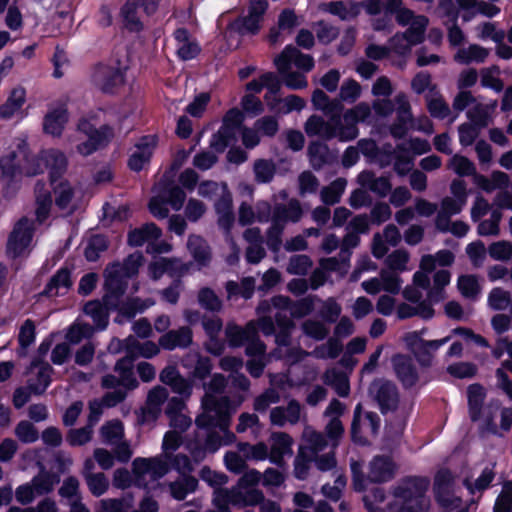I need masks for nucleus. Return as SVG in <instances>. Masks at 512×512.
I'll return each instance as SVG.
<instances>
[{
    "instance_id": "1",
    "label": "nucleus",
    "mask_w": 512,
    "mask_h": 512,
    "mask_svg": "<svg viewBox=\"0 0 512 512\" xmlns=\"http://www.w3.org/2000/svg\"><path fill=\"white\" fill-rule=\"evenodd\" d=\"M142 263V254L136 252L131 254L123 265L113 263L106 268L104 303L90 301L84 306L85 314L92 318L97 329H104L107 326L108 311L111 309H119L120 315L131 318L154 304L151 300L133 299L120 305V298L126 290L127 279L137 274Z\"/></svg>"
},
{
    "instance_id": "2",
    "label": "nucleus",
    "mask_w": 512,
    "mask_h": 512,
    "mask_svg": "<svg viewBox=\"0 0 512 512\" xmlns=\"http://www.w3.org/2000/svg\"><path fill=\"white\" fill-rule=\"evenodd\" d=\"M226 385L222 375L215 374L209 385L205 386V396L202 399V413L197 417L196 423L202 428H219L223 436L211 433L208 435L205 447L190 443L188 448L195 462L202 461L206 453H214L221 446L228 445L235 440V436L228 430L232 414L229 400L221 396Z\"/></svg>"
},
{
    "instance_id": "3",
    "label": "nucleus",
    "mask_w": 512,
    "mask_h": 512,
    "mask_svg": "<svg viewBox=\"0 0 512 512\" xmlns=\"http://www.w3.org/2000/svg\"><path fill=\"white\" fill-rule=\"evenodd\" d=\"M44 167L49 168L51 181L60 177L66 170L67 158L58 149L42 151L39 156L28 158L24 150L18 154L11 153L0 158L2 181L9 190H14L21 179V175L34 176L43 172Z\"/></svg>"
},
{
    "instance_id": "4",
    "label": "nucleus",
    "mask_w": 512,
    "mask_h": 512,
    "mask_svg": "<svg viewBox=\"0 0 512 512\" xmlns=\"http://www.w3.org/2000/svg\"><path fill=\"white\" fill-rule=\"evenodd\" d=\"M313 298H304L297 303L291 304L289 299L284 296H277L271 300V304L264 301L259 307V313L272 312L276 310V321L279 332L276 336V342L278 344L280 357H286L291 362L300 360L305 353L301 350H291L287 348L288 345V333L292 328V321L288 315L293 317H303L309 314L314 309Z\"/></svg>"
},
{
    "instance_id": "5",
    "label": "nucleus",
    "mask_w": 512,
    "mask_h": 512,
    "mask_svg": "<svg viewBox=\"0 0 512 512\" xmlns=\"http://www.w3.org/2000/svg\"><path fill=\"white\" fill-rule=\"evenodd\" d=\"M369 114V105L362 102L343 114L340 125L333 126L331 123H326L321 117L313 115L307 120L305 131L309 136H320L324 139L338 137L341 141H349L358 135L356 124L365 120Z\"/></svg>"
},
{
    "instance_id": "6",
    "label": "nucleus",
    "mask_w": 512,
    "mask_h": 512,
    "mask_svg": "<svg viewBox=\"0 0 512 512\" xmlns=\"http://www.w3.org/2000/svg\"><path fill=\"white\" fill-rule=\"evenodd\" d=\"M261 481V473L248 470L231 490L216 489L213 496L214 509L209 512H230L229 505L250 506L263 500V493L256 488Z\"/></svg>"
},
{
    "instance_id": "7",
    "label": "nucleus",
    "mask_w": 512,
    "mask_h": 512,
    "mask_svg": "<svg viewBox=\"0 0 512 512\" xmlns=\"http://www.w3.org/2000/svg\"><path fill=\"white\" fill-rule=\"evenodd\" d=\"M243 120L244 114L239 109L229 110L224 117L223 126L211 141V148L216 152H222L228 145L235 142L236 131L241 133L242 142L246 148H254L258 145L260 139L257 132L251 128H242Z\"/></svg>"
},
{
    "instance_id": "8",
    "label": "nucleus",
    "mask_w": 512,
    "mask_h": 512,
    "mask_svg": "<svg viewBox=\"0 0 512 512\" xmlns=\"http://www.w3.org/2000/svg\"><path fill=\"white\" fill-rule=\"evenodd\" d=\"M113 137V131L108 126L96 128L87 119H82L77 125L74 134L68 137L71 143L75 145L77 153L82 156H89L101 147L105 146Z\"/></svg>"
},
{
    "instance_id": "9",
    "label": "nucleus",
    "mask_w": 512,
    "mask_h": 512,
    "mask_svg": "<svg viewBox=\"0 0 512 512\" xmlns=\"http://www.w3.org/2000/svg\"><path fill=\"white\" fill-rule=\"evenodd\" d=\"M127 356L119 360L115 371L121 376V384L127 388H136L138 382L133 372V360L136 357L151 358L158 354L159 347L151 341L140 343L133 337L125 341Z\"/></svg>"
},
{
    "instance_id": "10",
    "label": "nucleus",
    "mask_w": 512,
    "mask_h": 512,
    "mask_svg": "<svg viewBox=\"0 0 512 512\" xmlns=\"http://www.w3.org/2000/svg\"><path fill=\"white\" fill-rule=\"evenodd\" d=\"M426 488L423 480H407L395 490L389 512H424L428 507L423 497Z\"/></svg>"
},
{
    "instance_id": "11",
    "label": "nucleus",
    "mask_w": 512,
    "mask_h": 512,
    "mask_svg": "<svg viewBox=\"0 0 512 512\" xmlns=\"http://www.w3.org/2000/svg\"><path fill=\"white\" fill-rule=\"evenodd\" d=\"M301 216L302 209L297 200H290L287 207L276 205L272 215V225L267 235L268 246L273 250H278L285 224L288 221L297 222Z\"/></svg>"
},
{
    "instance_id": "12",
    "label": "nucleus",
    "mask_w": 512,
    "mask_h": 512,
    "mask_svg": "<svg viewBox=\"0 0 512 512\" xmlns=\"http://www.w3.org/2000/svg\"><path fill=\"white\" fill-rule=\"evenodd\" d=\"M467 394L471 419L477 421L482 429L495 432L496 424L494 418L498 407L493 405L482 407L485 393L484 389L479 385H471L468 388Z\"/></svg>"
},
{
    "instance_id": "13",
    "label": "nucleus",
    "mask_w": 512,
    "mask_h": 512,
    "mask_svg": "<svg viewBox=\"0 0 512 512\" xmlns=\"http://www.w3.org/2000/svg\"><path fill=\"white\" fill-rule=\"evenodd\" d=\"M133 481L139 487H148L169 471L166 460L155 458H136L132 464Z\"/></svg>"
},
{
    "instance_id": "14",
    "label": "nucleus",
    "mask_w": 512,
    "mask_h": 512,
    "mask_svg": "<svg viewBox=\"0 0 512 512\" xmlns=\"http://www.w3.org/2000/svg\"><path fill=\"white\" fill-rule=\"evenodd\" d=\"M395 101L397 104V115L399 123L394 125L391 129L393 136L398 138L402 137L410 127L427 134H431L433 132L432 122L427 117H421L415 122H412L410 105L405 95H398L395 98Z\"/></svg>"
},
{
    "instance_id": "15",
    "label": "nucleus",
    "mask_w": 512,
    "mask_h": 512,
    "mask_svg": "<svg viewBox=\"0 0 512 512\" xmlns=\"http://www.w3.org/2000/svg\"><path fill=\"white\" fill-rule=\"evenodd\" d=\"M424 330L421 332L413 331L408 332L404 336V342L409 350L415 355L417 360L422 365H429L431 363L434 353L447 342L450 341L451 336L444 337L439 340H424Z\"/></svg>"
},
{
    "instance_id": "16",
    "label": "nucleus",
    "mask_w": 512,
    "mask_h": 512,
    "mask_svg": "<svg viewBox=\"0 0 512 512\" xmlns=\"http://www.w3.org/2000/svg\"><path fill=\"white\" fill-rule=\"evenodd\" d=\"M427 24L426 17L416 18L405 33L396 34L390 39V50L398 55L408 54L413 46L422 42Z\"/></svg>"
},
{
    "instance_id": "17",
    "label": "nucleus",
    "mask_w": 512,
    "mask_h": 512,
    "mask_svg": "<svg viewBox=\"0 0 512 512\" xmlns=\"http://www.w3.org/2000/svg\"><path fill=\"white\" fill-rule=\"evenodd\" d=\"M215 201V210L218 215V224L219 226L225 230L226 238L230 242L231 249L233 250V255L229 258V263H234L239 258L240 250L236 248L233 239L230 236V229L234 225V215L232 212V196L228 190V187H225V191H222L217 196Z\"/></svg>"
},
{
    "instance_id": "18",
    "label": "nucleus",
    "mask_w": 512,
    "mask_h": 512,
    "mask_svg": "<svg viewBox=\"0 0 512 512\" xmlns=\"http://www.w3.org/2000/svg\"><path fill=\"white\" fill-rule=\"evenodd\" d=\"M185 193L179 187L163 189L159 194L152 197L149 203V210L156 218H166L169 210L167 204L175 211H179L185 200Z\"/></svg>"
},
{
    "instance_id": "19",
    "label": "nucleus",
    "mask_w": 512,
    "mask_h": 512,
    "mask_svg": "<svg viewBox=\"0 0 512 512\" xmlns=\"http://www.w3.org/2000/svg\"><path fill=\"white\" fill-rule=\"evenodd\" d=\"M33 223L28 219L20 220L14 227L7 245L8 254L13 257L26 256L32 246Z\"/></svg>"
},
{
    "instance_id": "20",
    "label": "nucleus",
    "mask_w": 512,
    "mask_h": 512,
    "mask_svg": "<svg viewBox=\"0 0 512 512\" xmlns=\"http://www.w3.org/2000/svg\"><path fill=\"white\" fill-rule=\"evenodd\" d=\"M380 424V419L373 412L362 413L361 406L357 405L352 423V437L355 442L366 443L367 439L375 436Z\"/></svg>"
},
{
    "instance_id": "21",
    "label": "nucleus",
    "mask_w": 512,
    "mask_h": 512,
    "mask_svg": "<svg viewBox=\"0 0 512 512\" xmlns=\"http://www.w3.org/2000/svg\"><path fill=\"white\" fill-rule=\"evenodd\" d=\"M68 121L69 113L66 105L63 103L52 104L43 118V132L48 136L59 138L62 136Z\"/></svg>"
},
{
    "instance_id": "22",
    "label": "nucleus",
    "mask_w": 512,
    "mask_h": 512,
    "mask_svg": "<svg viewBox=\"0 0 512 512\" xmlns=\"http://www.w3.org/2000/svg\"><path fill=\"white\" fill-rule=\"evenodd\" d=\"M264 88L267 92L264 96L265 102L270 109L276 108V94L281 89V81L277 75L272 72L262 74L259 78L253 79L246 84V93L257 94Z\"/></svg>"
},
{
    "instance_id": "23",
    "label": "nucleus",
    "mask_w": 512,
    "mask_h": 512,
    "mask_svg": "<svg viewBox=\"0 0 512 512\" xmlns=\"http://www.w3.org/2000/svg\"><path fill=\"white\" fill-rule=\"evenodd\" d=\"M274 62L280 74H284L288 71L291 64H294L304 72H308L314 67L313 58L309 55L302 54L293 46L285 47Z\"/></svg>"
},
{
    "instance_id": "24",
    "label": "nucleus",
    "mask_w": 512,
    "mask_h": 512,
    "mask_svg": "<svg viewBox=\"0 0 512 512\" xmlns=\"http://www.w3.org/2000/svg\"><path fill=\"white\" fill-rule=\"evenodd\" d=\"M95 84L105 92H113L124 83L123 69L114 66L101 65L93 74Z\"/></svg>"
},
{
    "instance_id": "25",
    "label": "nucleus",
    "mask_w": 512,
    "mask_h": 512,
    "mask_svg": "<svg viewBox=\"0 0 512 512\" xmlns=\"http://www.w3.org/2000/svg\"><path fill=\"white\" fill-rule=\"evenodd\" d=\"M156 137L146 136L134 146L128 165L134 171H140L149 163L156 148Z\"/></svg>"
},
{
    "instance_id": "26",
    "label": "nucleus",
    "mask_w": 512,
    "mask_h": 512,
    "mask_svg": "<svg viewBox=\"0 0 512 512\" xmlns=\"http://www.w3.org/2000/svg\"><path fill=\"white\" fill-rule=\"evenodd\" d=\"M311 101L315 109L329 117L326 123H331L333 126L341 124L343 105L339 100H331L322 90L317 89L313 92Z\"/></svg>"
},
{
    "instance_id": "27",
    "label": "nucleus",
    "mask_w": 512,
    "mask_h": 512,
    "mask_svg": "<svg viewBox=\"0 0 512 512\" xmlns=\"http://www.w3.org/2000/svg\"><path fill=\"white\" fill-rule=\"evenodd\" d=\"M401 239L400 232L395 225H388L382 233H376L372 241V254L380 259L385 256L390 246H396Z\"/></svg>"
},
{
    "instance_id": "28",
    "label": "nucleus",
    "mask_w": 512,
    "mask_h": 512,
    "mask_svg": "<svg viewBox=\"0 0 512 512\" xmlns=\"http://www.w3.org/2000/svg\"><path fill=\"white\" fill-rule=\"evenodd\" d=\"M267 5L266 0H251L248 15L236 23L238 29L242 33H256L259 30Z\"/></svg>"
},
{
    "instance_id": "29",
    "label": "nucleus",
    "mask_w": 512,
    "mask_h": 512,
    "mask_svg": "<svg viewBox=\"0 0 512 512\" xmlns=\"http://www.w3.org/2000/svg\"><path fill=\"white\" fill-rule=\"evenodd\" d=\"M26 103V90L21 87H15L9 94L6 102L0 106V116L2 118L10 119L14 116L24 118L27 112H24V105Z\"/></svg>"
},
{
    "instance_id": "30",
    "label": "nucleus",
    "mask_w": 512,
    "mask_h": 512,
    "mask_svg": "<svg viewBox=\"0 0 512 512\" xmlns=\"http://www.w3.org/2000/svg\"><path fill=\"white\" fill-rule=\"evenodd\" d=\"M396 471L395 463L386 456L374 457L368 466V480L371 482H385L393 478Z\"/></svg>"
},
{
    "instance_id": "31",
    "label": "nucleus",
    "mask_w": 512,
    "mask_h": 512,
    "mask_svg": "<svg viewBox=\"0 0 512 512\" xmlns=\"http://www.w3.org/2000/svg\"><path fill=\"white\" fill-rule=\"evenodd\" d=\"M271 450L268 458L271 463L282 466L285 456L292 455V439L285 433H273L270 438Z\"/></svg>"
},
{
    "instance_id": "32",
    "label": "nucleus",
    "mask_w": 512,
    "mask_h": 512,
    "mask_svg": "<svg viewBox=\"0 0 512 512\" xmlns=\"http://www.w3.org/2000/svg\"><path fill=\"white\" fill-rule=\"evenodd\" d=\"M458 7L463 11L462 19L465 22L472 20L477 14L494 17L499 13L495 5L478 0H456Z\"/></svg>"
},
{
    "instance_id": "33",
    "label": "nucleus",
    "mask_w": 512,
    "mask_h": 512,
    "mask_svg": "<svg viewBox=\"0 0 512 512\" xmlns=\"http://www.w3.org/2000/svg\"><path fill=\"white\" fill-rule=\"evenodd\" d=\"M52 368L49 364L34 361L29 370V388L35 393H42L50 384Z\"/></svg>"
},
{
    "instance_id": "34",
    "label": "nucleus",
    "mask_w": 512,
    "mask_h": 512,
    "mask_svg": "<svg viewBox=\"0 0 512 512\" xmlns=\"http://www.w3.org/2000/svg\"><path fill=\"white\" fill-rule=\"evenodd\" d=\"M370 392L375 396L383 412L395 407L397 392L392 383L382 380L375 381L370 388Z\"/></svg>"
},
{
    "instance_id": "35",
    "label": "nucleus",
    "mask_w": 512,
    "mask_h": 512,
    "mask_svg": "<svg viewBox=\"0 0 512 512\" xmlns=\"http://www.w3.org/2000/svg\"><path fill=\"white\" fill-rule=\"evenodd\" d=\"M188 267L178 259L156 258L149 266V273L153 279L160 278L167 273L174 276L183 275Z\"/></svg>"
},
{
    "instance_id": "36",
    "label": "nucleus",
    "mask_w": 512,
    "mask_h": 512,
    "mask_svg": "<svg viewBox=\"0 0 512 512\" xmlns=\"http://www.w3.org/2000/svg\"><path fill=\"white\" fill-rule=\"evenodd\" d=\"M161 235L162 231L154 223H148L131 231L128 236V243L131 246L147 244V251L149 252L154 242L158 241Z\"/></svg>"
},
{
    "instance_id": "37",
    "label": "nucleus",
    "mask_w": 512,
    "mask_h": 512,
    "mask_svg": "<svg viewBox=\"0 0 512 512\" xmlns=\"http://www.w3.org/2000/svg\"><path fill=\"white\" fill-rule=\"evenodd\" d=\"M177 55L182 60H190L198 55L200 47L197 41L185 29H177L174 33Z\"/></svg>"
},
{
    "instance_id": "38",
    "label": "nucleus",
    "mask_w": 512,
    "mask_h": 512,
    "mask_svg": "<svg viewBox=\"0 0 512 512\" xmlns=\"http://www.w3.org/2000/svg\"><path fill=\"white\" fill-rule=\"evenodd\" d=\"M301 406L292 400L286 408L275 407L270 412V421L273 425L284 426L287 423L296 424L300 420Z\"/></svg>"
},
{
    "instance_id": "39",
    "label": "nucleus",
    "mask_w": 512,
    "mask_h": 512,
    "mask_svg": "<svg viewBox=\"0 0 512 512\" xmlns=\"http://www.w3.org/2000/svg\"><path fill=\"white\" fill-rule=\"evenodd\" d=\"M160 380L171 387L173 392L180 394L185 397H189L191 394L192 386L191 383L183 378L176 368L168 366L160 373Z\"/></svg>"
},
{
    "instance_id": "40",
    "label": "nucleus",
    "mask_w": 512,
    "mask_h": 512,
    "mask_svg": "<svg viewBox=\"0 0 512 512\" xmlns=\"http://www.w3.org/2000/svg\"><path fill=\"white\" fill-rule=\"evenodd\" d=\"M55 195V205L63 213H70L74 208V190L67 181H51Z\"/></svg>"
},
{
    "instance_id": "41",
    "label": "nucleus",
    "mask_w": 512,
    "mask_h": 512,
    "mask_svg": "<svg viewBox=\"0 0 512 512\" xmlns=\"http://www.w3.org/2000/svg\"><path fill=\"white\" fill-rule=\"evenodd\" d=\"M183 401L172 398L167 405L166 414L170 418V427L178 432L185 431L191 424V419L182 411L184 409Z\"/></svg>"
},
{
    "instance_id": "42",
    "label": "nucleus",
    "mask_w": 512,
    "mask_h": 512,
    "mask_svg": "<svg viewBox=\"0 0 512 512\" xmlns=\"http://www.w3.org/2000/svg\"><path fill=\"white\" fill-rule=\"evenodd\" d=\"M256 333L257 329L254 322H249L245 329H241L234 324H229L226 327V336L231 346H240L245 342L248 346L252 341H258L255 339Z\"/></svg>"
},
{
    "instance_id": "43",
    "label": "nucleus",
    "mask_w": 512,
    "mask_h": 512,
    "mask_svg": "<svg viewBox=\"0 0 512 512\" xmlns=\"http://www.w3.org/2000/svg\"><path fill=\"white\" fill-rule=\"evenodd\" d=\"M440 10L450 18L451 25L448 27V39L451 45H459L464 40L462 30L456 25L458 12L454 9L452 0H440Z\"/></svg>"
},
{
    "instance_id": "44",
    "label": "nucleus",
    "mask_w": 512,
    "mask_h": 512,
    "mask_svg": "<svg viewBox=\"0 0 512 512\" xmlns=\"http://www.w3.org/2000/svg\"><path fill=\"white\" fill-rule=\"evenodd\" d=\"M264 352L265 346L260 341H252L246 347L247 355L253 357L247 363V369L253 377L260 376L265 367Z\"/></svg>"
},
{
    "instance_id": "45",
    "label": "nucleus",
    "mask_w": 512,
    "mask_h": 512,
    "mask_svg": "<svg viewBox=\"0 0 512 512\" xmlns=\"http://www.w3.org/2000/svg\"><path fill=\"white\" fill-rule=\"evenodd\" d=\"M323 381L325 384L331 386L339 396H348L350 392V385L347 373L332 367L325 371Z\"/></svg>"
},
{
    "instance_id": "46",
    "label": "nucleus",
    "mask_w": 512,
    "mask_h": 512,
    "mask_svg": "<svg viewBox=\"0 0 512 512\" xmlns=\"http://www.w3.org/2000/svg\"><path fill=\"white\" fill-rule=\"evenodd\" d=\"M393 364L398 378L405 386H412L417 381V372L412 360L404 355H397L393 358Z\"/></svg>"
},
{
    "instance_id": "47",
    "label": "nucleus",
    "mask_w": 512,
    "mask_h": 512,
    "mask_svg": "<svg viewBox=\"0 0 512 512\" xmlns=\"http://www.w3.org/2000/svg\"><path fill=\"white\" fill-rule=\"evenodd\" d=\"M121 376L119 375V378L113 375H107L102 380V385L105 388H115L114 391L107 393L103 397V404L106 407H112L121 402L125 396L126 392L123 390V388L128 389L127 387L123 386L120 382Z\"/></svg>"
},
{
    "instance_id": "48",
    "label": "nucleus",
    "mask_w": 512,
    "mask_h": 512,
    "mask_svg": "<svg viewBox=\"0 0 512 512\" xmlns=\"http://www.w3.org/2000/svg\"><path fill=\"white\" fill-rule=\"evenodd\" d=\"M191 341L192 332L189 328L184 327L166 333L160 338L159 343L164 349L173 350L177 347H186Z\"/></svg>"
},
{
    "instance_id": "49",
    "label": "nucleus",
    "mask_w": 512,
    "mask_h": 512,
    "mask_svg": "<svg viewBox=\"0 0 512 512\" xmlns=\"http://www.w3.org/2000/svg\"><path fill=\"white\" fill-rule=\"evenodd\" d=\"M466 205L463 201L452 197H445L441 202V208L437 215L435 225L437 229H446L447 220L458 213H460L463 207Z\"/></svg>"
},
{
    "instance_id": "50",
    "label": "nucleus",
    "mask_w": 512,
    "mask_h": 512,
    "mask_svg": "<svg viewBox=\"0 0 512 512\" xmlns=\"http://www.w3.org/2000/svg\"><path fill=\"white\" fill-rule=\"evenodd\" d=\"M358 183L363 188H367L381 197L386 196V194L391 189V184L388 178H376L371 172L367 171H364L358 175Z\"/></svg>"
},
{
    "instance_id": "51",
    "label": "nucleus",
    "mask_w": 512,
    "mask_h": 512,
    "mask_svg": "<svg viewBox=\"0 0 512 512\" xmlns=\"http://www.w3.org/2000/svg\"><path fill=\"white\" fill-rule=\"evenodd\" d=\"M469 117L473 123L463 124L459 127V140L463 146H469L477 138L479 129L487 125V114L481 115L479 118H474L469 112Z\"/></svg>"
},
{
    "instance_id": "52",
    "label": "nucleus",
    "mask_w": 512,
    "mask_h": 512,
    "mask_svg": "<svg viewBox=\"0 0 512 512\" xmlns=\"http://www.w3.org/2000/svg\"><path fill=\"white\" fill-rule=\"evenodd\" d=\"M451 480V474L448 471H441L436 476V491L439 503L446 509H452L458 506L459 499L451 498L448 495V486Z\"/></svg>"
},
{
    "instance_id": "53",
    "label": "nucleus",
    "mask_w": 512,
    "mask_h": 512,
    "mask_svg": "<svg viewBox=\"0 0 512 512\" xmlns=\"http://www.w3.org/2000/svg\"><path fill=\"white\" fill-rule=\"evenodd\" d=\"M298 25V20L295 13L290 9H285L281 12L278 18V27L273 28L269 34V40L275 44L281 40V32L290 33L295 26Z\"/></svg>"
},
{
    "instance_id": "54",
    "label": "nucleus",
    "mask_w": 512,
    "mask_h": 512,
    "mask_svg": "<svg viewBox=\"0 0 512 512\" xmlns=\"http://www.w3.org/2000/svg\"><path fill=\"white\" fill-rule=\"evenodd\" d=\"M451 274L447 270H439L433 277V285L427 293L430 304L438 303L445 298L444 288L450 283Z\"/></svg>"
},
{
    "instance_id": "55",
    "label": "nucleus",
    "mask_w": 512,
    "mask_h": 512,
    "mask_svg": "<svg viewBox=\"0 0 512 512\" xmlns=\"http://www.w3.org/2000/svg\"><path fill=\"white\" fill-rule=\"evenodd\" d=\"M71 279L70 273L67 269H61L57 272V274L51 279L45 293L49 297H54L58 295H64L68 292L71 287Z\"/></svg>"
},
{
    "instance_id": "56",
    "label": "nucleus",
    "mask_w": 512,
    "mask_h": 512,
    "mask_svg": "<svg viewBox=\"0 0 512 512\" xmlns=\"http://www.w3.org/2000/svg\"><path fill=\"white\" fill-rule=\"evenodd\" d=\"M489 52L487 49L473 44L468 46L467 48H461L457 51V53L454 56L455 61L461 64H468L471 62H483Z\"/></svg>"
},
{
    "instance_id": "57",
    "label": "nucleus",
    "mask_w": 512,
    "mask_h": 512,
    "mask_svg": "<svg viewBox=\"0 0 512 512\" xmlns=\"http://www.w3.org/2000/svg\"><path fill=\"white\" fill-rule=\"evenodd\" d=\"M454 261V255L449 250H440L435 255H424L420 261V268L433 271L437 265L449 266Z\"/></svg>"
},
{
    "instance_id": "58",
    "label": "nucleus",
    "mask_w": 512,
    "mask_h": 512,
    "mask_svg": "<svg viewBox=\"0 0 512 512\" xmlns=\"http://www.w3.org/2000/svg\"><path fill=\"white\" fill-rule=\"evenodd\" d=\"M187 248L196 262L204 265L210 258L209 247L206 242L199 236H189Z\"/></svg>"
},
{
    "instance_id": "59",
    "label": "nucleus",
    "mask_w": 512,
    "mask_h": 512,
    "mask_svg": "<svg viewBox=\"0 0 512 512\" xmlns=\"http://www.w3.org/2000/svg\"><path fill=\"white\" fill-rule=\"evenodd\" d=\"M138 6V0H128L121 10L126 27L132 31L142 28Z\"/></svg>"
},
{
    "instance_id": "60",
    "label": "nucleus",
    "mask_w": 512,
    "mask_h": 512,
    "mask_svg": "<svg viewBox=\"0 0 512 512\" xmlns=\"http://www.w3.org/2000/svg\"><path fill=\"white\" fill-rule=\"evenodd\" d=\"M203 327L210 337V341L207 343V350L215 355L220 354L223 350V345L214 340L222 327L220 319L217 317L205 319L203 321Z\"/></svg>"
},
{
    "instance_id": "61",
    "label": "nucleus",
    "mask_w": 512,
    "mask_h": 512,
    "mask_svg": "<svg viewBox=\"0 0 512 512\" xmlns=\"http://www.w3.org/2000/svg\"><path fill=\"white\" fill-rule=\"evenodd\" d=\"M44 184H37L35 187L36 195V216L39 222L44 221L48 215L52 205V199L48 191H46Z\"/></svg>"
},
{
    "instance_id": "62",
    "label": "nucleus",
    "mask_w": 512,
    "mask_h": 512,
    "mask_svg": "<svg viewBox=\"0 0 512 512\" xmlns=\"http://www.w3.org/2000/svg\"><path fill=\"white\" fill-rule=\"evenodd\" d=\"M100 434L104 443L117 445L123 438L124 428L120 421L113 420L102 426Z\"/></svg>"
},
{
    "instance_id": "63",
    "label": "nucleus",
    "mask_w": 512,
    "mask_h": 512,
    "mask_svg": "<svg viewBox=\"0 0 512 512\" xmlns=\"http://www.w3.org/2000/svg\"><path fill=\"white\" fill-rule=\"evenodd\" d=\"M447 168L459 176H473L476 172L475 165L467 157L455 154L447 162Z\"/></svg>"
},
{
    "instance_id": "64",
    "label": "nucleus",
    "mask_w": 512,
    "mask_h": 512,
    "mask_svg": "<svg viewBox=\"0 0 512 512\" xmlns=\"http://www.w3.org/2000/svg\"><path fill=\"white\" fill-rule=\"evenodd\" d=\"M31 482L36 494L40 496L51 492L55 484L59 482V477L42 470Z\"/></svg>"
}]
</instances>
